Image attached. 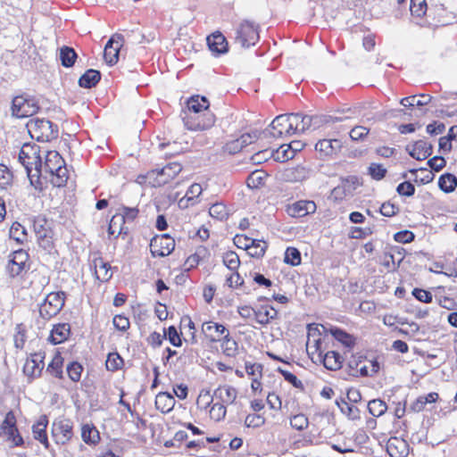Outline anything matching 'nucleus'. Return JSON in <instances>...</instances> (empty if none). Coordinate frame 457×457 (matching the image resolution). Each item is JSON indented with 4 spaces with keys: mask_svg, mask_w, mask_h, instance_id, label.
I'll return each instance as SVG.
<instances>
[{
    "mask_svg": "<svg viewBox=\"0 0 457 457\" xmlns=\"http://www.w3.org/2000/svg\"><path fill=\"white\" fill-rule=\"evenodd\" d=\"M18 160L24 167L30 184L37 188L41 184L40 176L42 175L39 146L35 144H24L19 152Z\"/></svg>",
    "mask_w": 457,
    "mask_h": 457,
    "instance_id": "f257e3e1",
    "label": "nucleus"
},
{
    "mask_svg": "<svg viewBox=\"0 0 457 457\" xmlns=\"http://www.w3.org/2000/svg\"><path fill=\"white\" fill-rule=\"evenodd\" d=\"M293 113L278 115L270 127L262 131L263 138H283L295 134L297 123Z\"/></svg>",
    "mask_w": 457,
    "mask_h": 457,
    "instance_id": "f03ea898",
    "label": "nucleus"
},
{
    "mask_svg": "<svg viewBox=\"0 0 457 457\" xmlns=\"http://www.w3.org/2000/svg\"><path fill=\"white\" fill-rule=\"evenodd\" d=\"M26 127L30 137L37 141L48 142L58 137V126L46 119H31Z\"/></svg>",
    "mask_w": 457,
    "mask_h": 457,
    "instance_id": "7ed1b4c3",
    "label": "nucleus"
},
{
    "mask_svg": "<svg viewBox=\"0 0 457 457\" xmlns=\"http://www.w3.org/2000/svg\"><path fill=\"white\" fill-rule=\"evenodd\" d=\"M39 110L37 102L28 95L17 96L12 102V115L26 118L34 115Z\"/></svg>",
    "mask_w": 457,
    "mask_h": 457,
    "instance_id": "20e7f679",
    "label": "nucleus"
},
{
    "mask_svg": "<svg viewBox=\"0 0 457 457\" xmlns=\"http://www.w3.org/2000/svg\"><path fill=\"white\" fill-rule=\"evenodd\" d=\"M185 127L189 130H205L215 123V115L211 112H185L183 117Z\"/></svg>",
    "mask_w": 457,
    "mask_h": 457,
    "instance_id": "39448f33",
    "label": "nucleus"
},
{
    "mask_svg": "<svg viewBox=\"0 0 457 457\" xmlns=\"http://www.w3.org/2000/svg\"><path fill=\"white\" fill-rule=\"evenodd\" d=\"M235 40L243 47L253 46L259 40L258 25L248 20L243 21L236 29Z\"/></svg>",
    "mask_w": 457,
    "mask_h": 457,
    "instance_id": "423d86ee",
    "label": "nucleus"
},
{
    "mask_svg": "<svg viewBox=\"0 0 457 457\" xmlns=\"http://www.w3.org/2000/svg\"><path fill=\"white\" fill-rule=\"evenodd\" d=\"M65 294L63 292L50 293L39 307L40 317L46 320L57 315L64 306Z\"/></svg>",
    "mask_w": 457,
    "mask_h": 457,
    "instance_id": "0eeeda50",
    "label": "nucleus"
},
{
    "mask_svg": "<svg viewBox=\"0 0 457 457\" xmlns=\"http://www.w3.org/2000/svg\"><path fill=\"white\" fill-rule=\"evenodd\" d=\"M33 228L40 247L50 250L53 247L54 236L52 221L46 217L38 216L34 220Z\"/></svg>",
    "mask_w": 457,
    "mask_h": 457,
    "instance_id": "6e6552de",
    "label": "nucleus"
},
{
    "mask_svg": "<svg viewBox=\"0 0 457 457\" xmlns=\"http://www.w3.org/2000/svg\"><path fill=\"white\" fill-rule=\"evenodd\" d=\"M182 170V165L179 162H169L162 169H155L148 172V178L154 179V187H162L175 179Z\"/></svg>",
    "mask_w": 457,
    "mask_h": 457,
    "instance_id": "1a4fd4ad",
    "label": "nucleus"
},
{
    "mask_svg": "<svg viewBox=\"0 0 457 457\" xmlns=\"http://www.w3.org/2000/svg\"><path fill=\"white\" fill-rule=\"evenodd\" d=\"M73 424L68 419L56 420L52 424V436L56 444L66 445L73 436Z\"/></svg>",
    "mask_w": 457,
    "mask_h": 457,
    "instance_id": "9d476101",
    "label": "nucleus"
},
{
    "mask_svg": "<svg viewBox=\"0 0 457 457\" xmlns=\"http://www.w3.org/2000/svg\"><path fill=\"white\" fill-rule=\"evenodd\" d=\"M175 248V240L169 235L155 236L150 242L153 256L164 257L170 254Z\"/></svg>",
    "mask_w": 457,
    "mask_h": 457,
    "instance_id": "9b49d317",
    "label": "nucleus"
},
{
    "mask_svg": "<svg viewBox=\"0 0 457 457\" xmlns=\"http://www.w3.org/2000/svg\"><path fill=\"white\" fill-rule=\"evenodd\" d=\"M124 42L121 34H114L107 42L104 51V58L107 64L114 65L119 60L120 49Z\"/></svg>",
    "mask_w": 457,
    "mask_h": 457,
    "instance_id": "f8f14e48",
    "label": "nucleus"
},
{
    "mask_svg": "<svg viewBox=\"0 0 457 457\" xmlns=\"http://www.w3.org/2000/svg\"><path fill=\"white\" fill-rule=\"evenodd\" d=\"M44 356L41 353H34L28 358L23 366V372L29 378L39 377L44 369Z\"/></svg>",
    "mask_w": 457,
    "mask_h": 457,
    "instance_id": "ddd939ff",
    "label": "nucleus"
},
{
    "mask_svg": "<svg viewBox=\"0 0 457 457\" xmlns=\"http://www.w3.org/2000/svg\"><path fill=\"white\" fill-rule=\"evenodd\" d=\"M342 147V143L338 139H321L315 145V150L319 153L320 158L332 156Z\"/></svg>",
    "mask_w": 457,
    "mask_h": 457,
    "instance_id": "4468645a",
    "label": "nucleus"
},
{
    "mask_svg": "<svg viewBox=\"0 0 457 457\" xmlns=\"http://www.w3.org/2000/svg\"><path fill=\"white\" fill-rule=\"evenodd\" d=\"M406 150L412 158L422 161L432 154L433 146L424 140H418L411 146L408 145Z\"/></svg>",
    "mask_w": 457,
    "mask_h": 457,
    "instance_id": "2eb2a0df",
    "label": "nucleus"
},
{
    "mask_svg": "<svg viewBox=\"0 0 457 457\" xmlns=\"http://www.w3.org/2000/svg\"><path fill=\"white\" fill-rule=\"evenodd\" d=\"M386 452L391 457H407L409 445L402 438L391 437L386 443Z\"/></svg>",
    "mask_w": 457,
    "mask_h": 457,
    "instance_id": "dca6fc26",
    "label": "nucleus"
},
{
    "mask_svg": "<svg viewBox=\"0 0 457 457\" xmlns=\"http://www.w3.org/2000/svg\"><path fill=\"white\" fill-rule=\"evenodd\" d=\"M65 162L61 154L56 151H47L45 162H42V173L54 174V172L63 166Z\"/></svg>",
    "mask_w": 457,
    "mask_h": 457,
    "instance_id": "f3484780",
    "label": "nucleus"
},
{
    "mask_svg": "<svg viewBox=\"0 0 457 457\" xmlns=\"http://www.w3.org/2000/svg\"><path fill=\"white\" fill-rule=\"evenodd\" d=\"M316 208L313 201H298L288 207V213L293 217H303L315 212Z\"/></svg>",
    "mask_w": 457,
    "mask_h": 457,
    "instance_id": "a211bd4d",
    "label": "nucleus"
},
{
    "mask_svg": "<svg viewBox=\"0 0 457 457\" xmlns=\"http://www.w3.org/2000/svg\"><path fill=\"white\" fill-rule=\"evenodd\" d=\"M206 40L212 53L219 55L228 52V42L220 32L213 33Z\"/></svg>",
    "mask_w": 457,
    "mask_h": 457,
    "instance_id": "6ab92c4d",
    "label": "nucleus"
},
{
    "mask_svg": "<svg viewBox=\"0 0 457 457\" xmlns=\"http://www.w3.org/2000/svg\"><path fill=\"white\" fill-rule=\"evenodd\" d=\"M48 425V420L46 415L39 418L37 422L32 426V433L34 438L39 441L45 448H49V442L46 435V428Z\"/></svg>",
    "mask_w": 457,
    "mask_h": 457,
    "instance_id": "aec40b11",
    "label": "nucleus"
},
{
    "mask_svg": "<svg viewBox=\"0 0 457 457\" xmlns=\"http://www.w3.org/2000/svg\"><path fill=\"white\" fill-rule=\"evenodd\" d=\"M71 333V326L68 323H59L51 330L49 340L54 345H58L68 339Z\"/></svg>",
    "mask_w": 457,
    "mask_h": 457,
    "instance_id": "412c9836",
    "label": "nucleus"
},
{
    "mask_svg": "<svg viewBox=\"0 0 457 457\" xmlns=\"http://www.w3.org/2000/svg\"><path fill=\"white\" fill-rule=\"evenodd\" d=\"M216 399L220 401V403L232 404L237 396V391L235 387L230 386H219L213 394Z\"/></svg>",
    "mask_w": 457,
    "mask_h": 457,
    "instance_id": "4be33fe9",
    "label": "nucleus"
},
{
    "mask_svg": "<svg viewBox=\"0 0 457 457\" xmlns=\"http://www.w3.org/2000/svg\"><path fill=\"white\" fill-rule=\"evenodd\" d=\"M319 359L324 367L329 370H337L342 366V356L335 351H329L324 355L319 353Z\"/></svg>",
    "mask_w": 457,
    "mask_h": 457,
    "instance_id": "5701e85b",
    "label": "nucleus"
},
{
    "mask_svg": "<svg viewBox=\"0 0 457 457\" xmlns=\"http://www.w3.org/2000/svg\"><path fill=\"white\" fill-rule=\"evenodd\" d=\"M322 328H324V330L326 332H329L331 334V336L336 340L340 342L345 346H346V347L353 346V345H354L353 337L352 335L348 334L347 332H345V330H343L339 328H337V327H333V326H330L329 328L322 326Z\"/></svg>",
    "mask_w": 457,
    "mask_h": 457,
    "instance_id": "b1692460",
    "label": "nucleus"
},
{
    "mask_svg": "<svg viewBox=\"0 0 457 457\" xmlns=\"http://www.w3.org/2000/svg\"><path fill=\"white\" fill-rule=\"evenodd\" d=\"M175 399L171 394L161 392L155 397V407L162 413L170 412L175 406Z\"/></svg>",
    "mask_w": 457,
    "mask_h": 457,
    "instance_id": "393cba45",
    "label": "nucleus"
},
{
    "mask_svg": "<svg viewBox=\"0 0 457 457\" xmlns=\"http://www.w3.org/2000/svg\"><path fill=\"white\" fill-rule=\"evenodd\" d=\"M209 105V101L205 96H193L187 102V111L186 112H210Z\"/></svg>",
    "mask_w": 457,
    "mask_h": 457,
    "instance_id": "a878e982",
    "label": "nucleus"
},
{
    "mask_svg": "<svg viewBox=\"0 0 457 457\" xmlns=\"http://www.w3.org/2000/svg\"><path fill=\"white\" fill-rule=\"evenodd\" d=\"M202 330L212 342L217 341L216 337L229 333L225 326L212 321L204 322L202 326Z\"/></svg>",
    "mask_w": 457,
    "mask_h": 457,
    "instance_id": "bb28decb",
    "label": "nucleus"
},
{
    "mask_svg": "<svg viewBox=\"0 0 457 457\" xmlns=\"http://www.w3.org/2000/svg\"><path fill=\"white\" fill-rule=\"evenodd\" d=\"M277 316L278 312L272 306H261L256 308L254 320L261 325H267Z\"/></svg>",
    "mask_w": 457,
    "mask_h": 457,
    "instance_id": "cd10ccee",
    "label": "nucleus"
},
{
    "mask_svg": "<svg viewBox=\"0 0 457 457\" xmlns=\"http://www.w3.org/2000/svg\"><path fill=\"white\" fill-rule=\"evenodd\" d=\"M96 277L100 281H108L112 273L111 272V265L109 262H104L102 258L94 260Z\"/></svg>",
    "mask_w": 457,
    "mask_h": 457,
    "instance_id": "c85d7f7f",
    "label": "nucleus"
},
{
    "mask_svg": "<svg viewBox=\"0 0 457 457\" xmlns=\"http://www.w3.org/2000/svg\"><path fill=\"white\" fill-rule=\"evenodd\" d=\"M125 223L123 217L119 213L114 214L109 223L108 234L116 237L121 234L127 235L129 228L125 227Z\"/></svg>",
    "mask_w": 457,
    "mask_h": 457,
    "instance_id": "c756f323",
    "label": "nucleus"
},
{
    "mask_svg": "<svg viewBox=\"0 0 457 457\" xmlns=\"http://www.w3.org/2000/svg\"><path fill=\"white\" fill-rule=\"evenodd\" d=\"M101 79V73L99 71L89 69L79 79V85L84 88H92Z\"/></svg>",
    "mask_w": 457,
    "mask_h": 457,
    "instance_id": "7c9ffc66",
    "label": "nucleus"
},
{
    "mask_svg": "<svg viewBox=\"0 0 457 457\" xmlns=\"http://www.w3.org/2000/svg\"><path fill=\"white\" fill-rule=\"evenodd\" d=\"M438 397V394L436 392H431L427 395H420L411 404L409 410L413 412H420L425 409L428 403H436Z\"/></svg>",
    "mask_w": 457,
    "mask_h": 457,
    "instance_id": "2f4dec72",
    "label": "nucleus"
},
{
    "mask_svg": "<svg viewBox=\"0 0 457 457\" xmlns=\"http://www.w3.org/2000/svg\"><path fill=\"white\" fill-rule=\"evenodd\" d=\"M360 185L359 179L355 176H349L348 178L343 179L342 185L334 189L336 194H338L339 191H342L346 195H352L353 191Z\"/></svg>",
    "mask_w": 457,
    "mask_h": 457,
    "instance_id": "473e14b6",
    "label": "nucleus"
},
{
    "mask_svg": "<svg viewBox=\"0 0 457 457\" xmlns=\"http://www.w3.org/2000/svg\"><path fill=\"white\" fill-rule=\"evenodd\" d=\"M438 187L445 193H452L457 187V178L451 173H445L440 176Z\"/></svg>",
    "mask_w": 457,
    "mask_h": 457,
    "instance_id": "72a5a7b5",
    "label": "nucleus"
},
{
    "mask_svg": "<svg viewBox=\"0 0 457 457\" xmlns=\"http://www.w3.org/2000/svg\"><path fill=\"white\" fill-rule=\"evenodd\" d=\"M81 437L83 441L87 445H96L100 440L98 430L95 427L88 424H86L82 427Z\"/></svg>",
    "mask_w": 457,
    "mask_h": 457,
    "instance_id": "f704fd0d",
    "label": "nucleus"
},
{
    "mask_svg": "<svg viewBox=\"0 0 457 457\" xmlns=\"http://www.w3.org/2000/svg\"><path fill=\"white\" fill-rule=\"evenodd\" d=\"M267 243L256 239H252L250 244H245V249L248 250L249 254L253 257H262L267 249Z\"/></svg>",
    "mask_w": 457,
    "mask_h": 457,
    "instance_id": "c9c22d12",
    "label": "nucleus"
},
{
    "mask_svg": "<svg viewBox=\"0 0 457 457\" xmlns=\"http://www.w3.org/2000/svg\"><path fill=\"white\" fill-rule=\"evenodd\" d=\"M348 117L332 116V115H312V129H316L327 123L341 122Z\"/></svg>",
    "mask_w": 457,
    "mask_h": 457,
    "instance_id": "e433bc0d",
    "label": "nucleus"
},
{
    "mask_svg": "<svg viewBox=\"0 0 457 457\" xmlns=\"http://www.w3.org/2000/svg\"><path fill=\"white\" fill-rule=\"evenodd\" d=\"M421 99H417V96H411L408 97H404L401 100V104L404 107H413V106H424L429 104L432 100V96L429 95L422 94L420 96Z\"/></svg>",
    "mask_w": 457,
    "mask_h": 457,
    "instance_id": "4c0bfd02",
    "label": "nucleus"
},
{
    "mask_svg": "<svg viewBox=\"0 0 457 457\" xmlns=\"http://www.w3.org/2000/svg\"><path fill=\"white\" fill-rule=\"evenodd\" d=\"M77 56V53L72 47L62 46L60 49V60L62 62V65L66 68H70L74 65Z\"/></svg>",
    "mask_w": 457,
    "mask_h": 457,
    "instance_id": "58836bf2",
    "label": "nucleus"
},
{
    "mask_svg": "<svg viewBox=\"0 0 457 457\" xmlns=\"http://www.w3.org/2000/svg\"><path fill=\"white\" fill-rule=\"evenodd\" d=\"M62 365L63 358L61 356L60 353H56L52 359L51 362L48 364L46 371L55 378H62Z\"/></svg>",
    "mask_w": 457,
    "mask_h": 457,
    "instance_id": "ea45409f",
    "label": "nucleus"
},
{
    "mask_svg": "<svg viewBox=\"0 0 457 457\" xmlns=\"http://www.w3.org/2000/svg\"><path fill=\"white\" fill-rule=\"evenodd\" d=\"M51 183L54 187H64L69 179L68 170L66 165L61 166L60 169L56 170L54 174H51Z\"/></svg>",
    "mask_w": 457,
    "mask_h": 457,
    "instance_id": "a19ab883",
    "label": "nucleus"
},
{
    "mask_svg": "<svg viewBox=\"0 0 457 457\" xmlns=\"http://www.w3.org/2000/svg\"><path fill=\"white\" fill-rule=\"evenodd\" d=\"M266 179L267 174L263 170H257L249 174L246 183L251 188H258L264 184Z\"/></svg>",
    "mask_w": 457,
    "mask_h": 457,
    "instance_id": "79ce46f5",
    "label": "nucleus"
},
{
    "mask_svg": "<svg viewBox=\"0 0 457 457\" xmlns=\"http://www.w3.org/2000/svg\"><path fill=\"white\" fill-rule=\"evenodd\" d=\"M368 410L372 416L380 417L386 411L387 405L381 399H373L368 403Z\"/></svg>",
    "mask_w": 457,
    "mask_h": 457,
    "instance_id": "37998d69",
    "label": "nucleus"
},
{
    "mask_svg": "<svg viewBox=\"0 0 457 457\" xmlns=\"http://www.w3.org/2000/svg\"><path fill=\"white\" fill-rule=\"evenodd\" d=\"M16 418L14 413L10 411L6 413L5 418L1 425V430L7 436H12L16 432Z\"/></svg>",
    "mask_w": 457,
    "mask_h": 457,
    "instance_id": "c03bdc74",
    "label": "nucleus"
},
{
    "mask_svg": "<svg viewBox=\"0 0 457 457\" xmlns=\"http://www.w3.org/2000/svg\"><path fill=\"white\" fill-rule=\"evenodd\" d=\"M221 348L225 355L228 357L236 356L237 353V343L230 338L229 333L225 334L221 342Z\"/></svg>",
    "mask_w": 457,
    "mask_h": 457,
    "instance_id": "a18cd8bd",
    "label": "nucleus"
},
{
    "mask_svg": "<svg viewBox=\"0 0 457 457\" xmlns=\"http://www.w3.org/2000/svg\"><path fill=\"white\" fill-rule=\"evenodd\" d=\"M293 116L296 118V133H303L305 130L309 129H312V116L310 115H303L302 113H293Z\"/></svg>",
    "mask_w": 457,
    "mask_h": 457,
    "instance_id": "49530a36",
    "label": "nucleus"
},
{
    "mask_svg": "<svg viewBox=\"0 0 457 457\" xmlns=\"http://www.w3.org/2000/svg\"><path fill=\"white\" fill-rule=\"evenodd\" d=\"M337 404L340 408L341 411L347 415L351 420L360 419V411L356 406L349 404L344 399H341V402L337 401Z\"/></svg>",
    "mask_w": 457,
    "mask_h": 457,
    "instance_id": "de8ad7c7",
    "label": "nucleus"
},
{
    "mask_svg": "<svg viewBox=\"0 0 457 457\" xmlns=\"http://www.w3.org/2000/svg\"><path fill=\"white\" fill-rule=\"evenodd\" d=\"M123 365V359L118 353H110L105 361L106 369L110 371H116Z\"/></svg>",
    "mask_w": 457,
    "mask_h": 457,
    "instance_id": "09e8293b",
    "label": "nucleus"
},
{
    "mask_svg": "<svg viewBox=\"0 0 457 457\" xmlns=\"http://www.w3.org/2000/svg\"><path fill=\"white\" fill-rule=\"evenodd\" d=\"M370 369L365 364L362 365L361 361L355 362V367L362 377L372 376L378 371L379 365L376 361H370Z\"/></svg>",
    "mask_w": 457,
    "mask_h": 457,
    "instance_id": "8fccbe9b",
    "label": "nucleus"
},
{
    "mask_svg": "<svg viewBox=\"0 0 457 457\" xmlns=\"http://www.w3.org/2000/svg\"><path fill=\"white\" fill-rule=\"evenodd\" d=\"M387 173V170L379 163L372 162L368 168V174L375 180L383 179Z\"/></svg>",
    "mask_w": 457,
    "mask_h": 457,
    "instance_id": "3c124183",
    "label": "nucleus"
},
{
    "mask_svg": "<svg viewBox=\"0 0 457 457\" xmlns=\"http://www.w3.org/2000/svg\"><path fill=\"white\" fill-rule=\"evenodd\" d=\"M223 263L230 270H236L238 269L240 260L237 253L228 251L223 255Z\"/></svg>",
    "mask_w": 457,
    "mask_h": 457,
    "instance_id": "603ef678",
    "label": "nucleus"
},
{
    "mask_svg": "<svg viewBox=\"0 0 457 457\" xmlns=\"http://www.w3.org/2000/svg\"><path fill=\"white\" fill-rule=\"evenodd\" d=\"M284 261L292 266L299 265L301 263V253L295 247H287Z\"/></svg>",
    "mask_w": 457,
    "mask_h": 457,
    "instance_id": "864d4df0",
    "label": "nucleus"
},
{
    "mask_svg": "<svg viewBox=\"0 0 457 457\" xmlns=\"http://www.w3.org/2000/svg\"><path fill=\"white\" fill-rule=\"evenodd\" d=\"M10 237L17 242L22 243L27 237L25 228L19 222H14L10 228Z\"/></svg>",
    "mask_w": 457,
    "mask_h": 457,
    "instance_id": "5fc2aeb1",
    "label": "nucleus"
},
{
    "mask_svg": "<svg viewBox=\"0 0 457 457\" xmlns=\"http://www.w3.org/2000/svg\"><path fill=\"white\" fill-rule=\"evenodd\" d=\"M410 11L413 16H423L427 12L426 0H411Z\"/></svg>",
    "mask_w": 457,
    "mask_h": 457,
    "instance_id": "6e6d98bb",
    "label": "nucleus"
},
{
    "mask_svg": "<svg viewBox=\"0 0 457 457\" xmlns=\"http://www.w3.org/2000/svg\"><path fill=\"white\" fill-rule=\"evenodd\" d=\"M67 373L69 378L74 381L78 382L80 379L81 373L83 371V367L78 361H72L67 366Z\"/></svg>",
    "mask_w": 457,
    "mask_h": 457,
    "instance_id": "4d7b16f0",
    "label": "nucleus"
},
{
    "mask_svg": "<svg viewBox=\"0 0 457 457\" xmlns=\"http://www.w3.org/2000/svg\"><path fill=\"white\" fill-rule=\"evenodd\" d=\"M209 213L212 217L222 220L228 217L226 206L221 203L212 204L209 209Z\"/></svg>",
    "mask_w": 457,
    "mask_h": 457,
    "instance_id": "13d9d810",
    "label": "nucleus"
},
{
    "mask_svg": "<svg viewBox=\"0 0 457 457\" xmlns=\"http://www.w3.org/2000/svg\"><path fill=\"white\" fill-rule=\"evenodd\" d=\"M308 424H309L308 418L303 413L294 415L290 419L291 427L299 431L305 429L308 427Z\"/></svg>",
    "mask_w": 457,
    "mask_h": 457,
    "instance_id": "bf43d9fd",
    "label": "nucleus"
},
{
    "mask_svg": "<svg viewBox=\"0 0 457 457\" xmlns=\"http://www.w3.org/2000/svg\"><path fill=\"white\" fill-rule=\"evenodd\" d=\"M226 412L227 409L223 403H215L210 410V416L212 420L219 421L225 418Z\"/></svg>",
    "mask_w": 457,
    "mask_h": 457,
    "instance_id": "052dcab7",
    "label": "nucleus"
},
{
    "mask_svg": "<svg viewBox=\"0 0 457 457\" xmlns=\"http://www.w3.org/2000/svg\"><path fill=\"white\" fill-rule=\"evenodd\" d=\"M16 333L13 337L14 346L17 349H22L26 342V331L21 324L16 326Z\"/></svg>",
    "mask_w": 457,
    "mask_h": 457,
    "instance_id": "680f3d73",
    "label": "nucleus"
},
{
    "mask_svg": "<svg viewBox=\"0 0 457 457\" xmlns=\"http://www.w3.org/2000/svg\"><path fill=\"white\" fill-rule=\"evenodd\" d=\"M258 138H263V135L262 131L253 130L250 133L243 134L239 138H237V143H241V145H248L257 140Z\"/></svg>",
    "mask_w": 457,
    "mask_h": 457,
    "instance_id": "e2e57ef3",
    "label": "nucleus"
},
{
    "mask_svg": "<svg viewBox=\"0 0 457 457\" xmlns=\"http://www.w3.org/2000/svg\"><path fill=\"white\" fill-rule=\"evenodd\" d=\"M278 371L283 376L284 379L290 383L294 387L297 389H303V382L299 380L295 375L281 368H278Z\"/></svg>",
    "mask_w": 457,
    "mask_h": 457,
    "instance_id": "0e129e2a",
    "label": "nucleus"
},
{
    "mask_svg": "<svg viewBox=\"0 0 457 457\" xmlns=\"http://www.w3.org/2000/svg\"><path fill=\"white\" fill-rule=\"evenodd\" d=\"M203 188L200 184L194 183L189 187L187 191L185 197L187 202H191V204H195V199L202 194Z\"/></svg>",
    "mask_w": 457,
    "mask_h": 457,
    "instance_id": "69168bd1",
    "label": "nucleus"
},
{
    "mask_svg": "<svg viewBox=\"0 0 457 457\" xmlns=\"http://www.w3.org/2000/svg\"><path fill=\"white\" fill-rule=\"evenodd\" d=\"M12 180V172L5 165L0 163V187H5L7 185L11 184Z\"/></svg>",
    "mask_w": 457,
    "mask_h": 457,
    "instance_id": "338daca9",
    "label": "nucleus"
},
{
    "mask_svg": "<svg viewBox=\"0 0 457 457\" xmlns=\"http://www.w3.org/2000/svg\"><path fill=\"white\" fill-rule=\"evenodd\" d=\"M400 195L412 196L415 194V187L409 181L400 183L396 187Z\"/></svg>",
    "mask_w": 457,
    "mask_h": 457,
    "instance_id": "774afa93",
    "label": "nucleus"
}]
</instances>
